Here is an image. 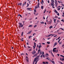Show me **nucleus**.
Segmentation results:
<instances>
[{
	"mask_svg": "<svg viewBox=\"0 0 64 64\" xmlns=\"http://www.w3.org/2000/svg\"><path fill=\"white\" fill-rule=\"evenodd\" d=\"M31 32H32V31H30V32H29L28 33H27V34H31Z\"/></svg>",
	"mask_w": 64,
	"mask_h": 64,
	"instance_id": "nucleus-10",
	"label": "nucleus"
},
{
	"mask_svg": "<svg viewBox=\"0 0 64 64\" xmlns=\"http://www.w3.org/2000/svg\"><path fill=\"white\" fill-rule=\"evenodd\" d=\"M64 58H62V61H64Z\"/></svg>",
	"mask_w": 64,
	"mask_h": 64,
	"instance_id": "nucleus-58",
	"label": "nucleus"
},
{
	"mask_svg": "<svg viewBox=\"0 0 64 64\" xmlns=\"http://www.w3.org/2000/svg\"><path fill=\"white\" fill-rule=\"evenodd\" d=\"M38 59H39V58H38L37 57H36V58H35L34 60H35V61H36V60H38Z\"/></svg>",
	"mask_w": 64,
	"mask_h": 64,
	"instance_id": "nucleus-5",
	"label": "nucleus"
},
{
	"mask_svg": "<svg viewBox=\"0 0 64 64\" xmlns=\"http://www.w3.org/2000/svg\"><path fill=\"white\" fill-rule=\"evenodd\" d=\"M18 24H19V27L21 28L23 27V25L22 24V23L20 22Z\"/></svg>",
	"mask_w": 64,
	"mask_h": 64,
	"instance_id": "nucleus-1",
	"label": "nucleus"
},
{
	"mask_svg": "<svg viewBox=\"0 0 64 64\" xmlns=\"http://www.w3.org/2000/svg\"><path fill=\"white\" fill-rule=\"evenodd\" d=\"M60 64H63V63H62V62H60Z\"/></svg>",
	"mask_w": 64,
	"mask_h": 64,
	"instance_id": "nucleus-64",
	"label": "nucleus"
},
{
	"mask_svg": "<svg viewBox=\"0 0 64 64\" xmlns=\"http://www.w3.org/2000/svg\"><path fill=\"white\" fill-rule=\"evenodd\" d=\"M26 2H25L24 3V5H26Z\"/></svg>",
	"mask_w": 64,
	"mask_h": 64,
	"instance_id": "nucleus-45",
	"label": "nucleus"
},
{
	"mask_svg": "<svg viewBox=\"0 0 64 64\" xmlns=\"http://www.w3.org/2000/svg\"><path fill=\"white\" fill-rule=\"evenodd\" d=\"M42 3H44V1H43V0H42Z\"/></svg>",
	"mask_w": 64,
	"mask_h": 64,
	"instance_id": "nucleus-48",
	"label": "nucleus"
},
{
	"mask_svg": "<svg viewBox=\"0 0 64 64\" xmlns=\"http://www.w3.org/2000/svg\"><path fill=\"white\" fill-rule=\"evenodd\" d=\"M50 43V42H47V44H49Z\"/></svg>",
	"mask_w": 64,
	"mask_h": 64,
	"instance_id": "nucleus-29",
	"label": "nucleus"
},
{
	"mask_svg": "<svg viewBox=\"0 0 64 64\" xmlns=\"http://www.w3.org/2000/svg\"><path fill=\"white\" fill-rule=\"evenodd\" d=\"M60 56H61V57H62L63 58H64V56H63L62 55H60Z\"/></svg>",
	"mask_w": 64,
	"mask_h": 64,
	"instance_id": "nucleus-21",
	"label": "nucleus"
},
{
	"mask_svg": "<svg viewBox=\"0 0 64 64\" xmlns=\"http://www.w3.org/2000/svg\"><path fill=\"white\" fill-rule=\"evenodd\" d=\"M44 7V6H42L41 7V8L42 9H43V8Z\"/></svg>",
	"mask_w": 64,
	"mask_h": 64,
	"instance_id": "nucleus-22",
	"label": "nucleus"
},
{
	"mask_svg": "<svg viewBox=\"0 0 64 64\" xmlns=\"http://www.w3.org/2000/svg\"><path fill=\"white\" fill-rule=\"evenodd\" d=\"M27 6H26V7H28V6H29V4L28 3L27 4Z\"/></svg>",
	"mask_w": 64,
	"mask_h": 64,
	"instance_id": "nucleus-23",
	"label": "nucleus"
},
{
	"mask_svg": "<svg viewBox=\"0 0 64 64\" xmlns=\"http://www.w3.org/2000/svg\"><path fill=\"white\" fill-rule=\"evenodd\" d=\"M53 28V26H50L49 28L50 29H51V28Z\"/></svg>",
	"mask_w": 64,
	"mask_h": 64,
	"instance_id": "nucleus-16",
	"label": "nucleus"
},
{
	"mask_svg": "<svg viewBox=\"0 0 64 64\" xmlns=\"http://www.w3.org/2000/svg\"><path fill=\"white\" fill-rule=\"evenodd\" d=\"M61 21H64V20H61Z\"/></svg>",
	"mask_w": 64,
	"mask_h": 64,
	"instance_id": "nucleus-63",
	"label": "nucleus"
},
{
	"mask_svg": "<svg viewBox=\"0 0 64 64\" xmlns=\"http://www.w3.org/2000/svg\"><path fill=\"white\" fill-rule=\"evenodd\" d=\"M50 61H51L52 62V63L53 64H55V62L54 61H52V60H50Z\"/></svg>",
	"mask_w": 64,
	"mask_h": 64,
	"instance_id": "nucleus-11",
	"label": "nucleus"
},
{
	"mask_svg": "<svg viewBox=\"0 0 64 64\" xmlns=\"http://www.w3.org/2000/svg\"><path fill=\"white\" fill-rule=\"evenodd\" d=\"M19 16H20V17L22 18V16L21 14H18V17H19Z\"/></svg>",
	"mask_w": 64,
	"mask_h": 64,
	"instance_id": "nucleus-12",
	"label": "nucleus"
},
{
	"mask_svg": "<svg viewBox=\"0 0 64 64\" xmlns=\"http://www.w3.org/2000/svg\"><path fill=\"white\" fill-rule=\"evenodd\" d=\"M42 56L44 58V57H45V55H44V54L42 55Z\"/></svg>",
	"mask_w": 64,
	"mask_h": 64,
	"instance_id": "nucleus-28",
	"label": "nucleus"
},
{
	"mask_svg": "<svg viewBox=\"0 0 64 64\" xmlns=\"http://www.w3.org/2000/svg\"><path fill=\"white\" fill-rule=\"evenodd\" d=\"M46 9H44V13H45V12H46Z\"/></svg>",
	"mask_w": 64,
	"mask_h": 64,
	"instance_id": "nucleus-30",
	"label": "nucleus"
},
{
	"mask_svg": "<svg viewBox=\"0 0 64 64\" xmlns=\"http://www.w3.org/2000/svg\"><path fill=\"white\" fill-rule=\"evenodd\" d=\"M55 4L56 5L55 6L56 7H57V4H56V2H55Z\"/></svg>",
	"mask_w": 64,
	"mask_h": 64,
	"instance_id": "nucleus-46",
	"label": "nucleus"
},
{
	"mask_svg": "<svg viewBox=\"0 0 64 64\" xmlns=\"http://www.w3.org/2000/svg\"><path fill=\"white\" fill-rule=\"evenodd\" d=\"M56 48H54L53 49V50H56Z\"/></svg>",
	"mask_w": 64,
	"mask_h": 64,
	"instance_id": "nucleus-53",
	"label": "nucleus"
},
{
	"mask_svg": "<svg viewBox=\"0 0 64 64\" xmlns=\"http://www.w3.org/2000/svg\"><path fill=\"white\" fill-rule=\"evenodd\" d=\"M36 51H35L34 52H32V54H33V55H34V54H35V53H36Z\"/></svg>",
	"mask_w": 64,
	"mask_h": 64,
	"instance_id": "nucleus-8",
	"label": "nucleus"
},
{
	"mask_svg": "<svg viewBox=\"0 0 64 64\" xmlns=\"http://www.w3.org/2000/svg\"><path fill=\"white\" fill-rule=\"evenodd\" d=\"M60 40H61V39H59V40L58 41V43H59V42H60Z\"/></svg>",
	"mask_w": 64,
	"mask_h": 64,
	"instance_id": "nucleus-27",
	"label": "nucleus"
},
{
	"mask_svg": "<svg viewBox=\"0 0 64 64\" xmlns=\"http://www.w3.org/2000/svg\"><path fill=\"white\" fill-rule=\"evenodd\" d=\"M28 50L29 51H31V49H30V50H29V48H28Z\"/></svg>",
	"mask_w": 64,
	"mask_h": 64,
	"instance_id": "nucleus-31",
	"label": "nucleus"
},
{
	"mask_svg": "<svg viewBox=\"0 0 64 64\" xmlns=\"http://www.w3.org/2000/svg\"><path fill=\"white\" fill-rule=\"evenodd\" d=\"M42 63H43V64H46V62H43Z\"/></svg>",
	"mask_w": 64,
	"mask_h": 64,
	"instance_id": "nucleus-32",
	"label": "nucleus"
},
{
	"mask_svg": "<svg viewBox=\"0 0 64 64\" xmlns=\"http://www.w3.org/2000/svg\"><path fill=\"white\" fill-rule=\"evenodd\" d=\"M36 62V61H35V60H34L33 61V64H34V62Z\"/></svg>",
	"mask_w": 64,
	"mask_h": 64,
	"instance_id": "nucleus-35",
	"label": "nucleus"
},
{
	"mask_svg": "<svg viewBox=\"0 0 64 64\" xmlns=\"http://www.w3.org/2000/svg\"><path fill=\"white\" fill-rule=\"evenodd\" d=\"M36 33H34L33 34V36H34V35H36Z\"/></svg>",
	"mask_w": 64,
	"mask_h": 64,
	"instance_id": "nucleus-44",
	"label": "nucleus"
},
{
	"mask_svg": "<svg viewBox=\"0 0 64 64\" xmlns=\"http://www.w3.org/2000/svg\"><path fill=\"white\" fill-rule=\"evenodd\" d=\"M57 15L58 16H59V13H58V14H57Z\"/></svg>",
	"mask_w": 64,
	"mask_h": 64,
	"instance_id": "nucleus-50",
	"label": "nucleus"
},
{
	"mask_svg": "<svg viewBox=\"0 0 64 64\" xmlns=\"http://www.w3.org/2000/svg\"><path fill=\"white\" fill-rule=\"evenodd\" d=\"M56 45H57V42H55L54 44V47L55 46H56Z\"/></svg>",
	"mask_w": 64,
	"mask_h": 64,
	"instance_id": "nucleus-9",
	"label": "nucleus"
},
{
	"mask_svg": "<svg viewBox=\"0 0 64 64\" xmlns=\"http://www.w3.org/2000/svg\"><path fill=\"white\" fill-rule=\"evenodd\" d=\"M34 46H35L36 47V43L35 42H34Z\"/></svg>",
	"mask_w": 64,
	"mask_h": 64,
	"instance_id": "nucleus-25",
	"label": "nucleus"
},
{
	"mask_svg": "<svg viewBox=\"0 0 64 64\" xmlns=\"http://www.w3.org/2000/svg\"><path fill=\"white\" fill-rule=\"evenodd\" d=\"M42 44L43 45H45V43H42Z\"/></svg>",
	"mask_w": 64,
	"mask_h": 64,
	"instance_id": "nucleus-60",
	"label": "nucleus"
},
{
	"mask_svg": "<svg viewBox=\"0 0 64 64\" xmlns=\"http://www.w3.org/2000/svg\"><path fill=\"white\" fill-rule=\"evenodd\" d=\"M25 22L24 21H23V22H22V23H23V25H25V24H24Z\"/></svg>",
	"mask_w": 64,
	"mask_h": 64,
	"instance_id": "nucleus-20",
	"label": "nucleus"
},
{
	"mask_svg": "<svg viewBox=\"0 0 64 64\" xmlns=\"http://www.w3.org/2000/svg\"><path fill=\"white\" fill-rule=\"evenodd\" d=\"M40 55H39L38 56H37V57H38V58H39V57H40Z\"/></svg>",
	"mask_w": 64,
	"mask_h": 64,
	"instance_id": "nucleus-43",
	"label": "nucleus"
},
{
	"mask_svg": "<svg viewBox=\"0 0 64 64\" xmlns=\"http://www.w3.org/2000/svg\"><path fill=\"white\" fill-rule=\"evenodd\" d=\"M38 54H35L34 55V56L35 57Z\"/></svg>",
	"mask_w": 64,
	"mask_h": 64,
	"instance_id": "nucleus-19",
	"label": "nucleus"
},
{
	"mask_svg": "<svg viewBox=\"0 0 64 64\" xmlns=\"http://www.w3.org/2000/svg\"><path fill=\"white\" fill-rule=\"evenodd\" d=\"M48 24H50L51 23V22L50 21H48Z\"/></svg>",
	"mask_w": 64,
	"mask_h": 64,
	"instance_id": "nucleus-13",
	"label": "nucleus"
},
{
	"mask_svg": "<svg viewBox=\"0 0 64 64\" xmlns=\"http://www.w3.org/2000/svg\"><path fill=\"white\" fill-rule=\"evenodd\" d=\"M27 18H25V20H27Z\"/></svg>",
	"mask_w": 64,
	"mask_h": 64,
	"instance_id": "nucleus-55",
	"label": "nucleus"
},
{
	"mask_svg": "<svg viewBox=\"0 0 64 64\" xmlns=\"http://www.w3.org/2000/svg\"><path fill=\"white\" fill-rule=\"evenodd\" d=\"M46 59L47 60H49V61H50V60L49 59V58H46Z\"/></svg>",
	"mask_w": 64,
	"mask_h": 64,
	"instance_id": "nucleus-40",
	"label": "nucleus"
},
{
	"mask_svg": "<svg viewBox=\"0 0 64 64\" xmlns=\"http://www.w3.org/2000/svg\"><path fill=\"white\" fill-rule=\"evenodd\" d=\"M40 49H39L38 50V52H40Z\"/></svg>",
	"mask_w": 64,
	"mask_h": 64,
	"instance_id": "nucleus-52",
	"label": "nucleus"
},
{
	"mask_svg": "<svg viewBox=\"0 0 64 64\" xmlns=\"http://www.w3.org/2000/svg\"><path fill=\"white\" fill-rule=\"evenodd\" d=\"M22 4L21 2H20L19 4H18V5H20V6H22Z\"/></svg>",
	"mask_w": 64,
	"mask_h": 64,
	"instance_id": "nucleus-7",
	"label": "nucleus"
},
{
	"mask_svg": "<svg viewBox=\"0 0 64 64\" xmlns=\"http://www.w3.org/2000/svg\"><path fill=\"white\" fill-rule=\"evenodd\" d=\"M59 44H61V43H62L61 42H59Z\"/></svg>",
	"mask_w": 64,
	"mask_h": 64,
	"instance_id": "nucleus-59",
	"label": "nucleus"
},
{
	"mask_svg": "<svg viewBox=\"0 0 64 64\" xmlns=\"http://www.w3.org/2000/svg\"><path fill=\"white\" fill-rule=\"evenodd\" d=\"M52 35V36H51V37H52L53 36H54V34H49L48 36L47 37H49L50 36H51Z\"/></svg>",
	"mask_w": 64,
	"mask_h": 64,
	"instance_id": "nucleus-3",
	"label": "nucleus"
},
{
	"mask_svg": "<svg viewBox=\"0 0 64 64\" xmlns=\"http://www.w3.org/2000/svg\"><path fill=\"white\" fill-rule=\"evenodd\" d=\"M34 12H35V13H36V10H34Z\"/></svg>",
	"mask_w": 64,
	"mask_h": 64,
	"instance_id": "nucleus-37",
	"label": "nucleus"
},
{
	"mask_svg": "<svg viewBox=\"0 0 64 64\" xmlns=\"http://www.w3.org/2000/svg\"><path fill=\"white\" fill-rule=\"evenodd\" d=\"M38 8H40V7L39 6V5H40V3H39V0H38Z\"/></svg>",
	"mask_w": 64,
	"mask_h": 64,
	"instance_id": "nucleus-2",
	"label": "nucleus"
},
{
	"mask_svg": "<svg viewBox=\"0 0 64 64\" xmlns=\"http://www.w3.org/2000/svg\"><path fill=\"white\" fill-rule=\"evenodd\" d=\"M42 47V46H41V45H40L39 46H38V48L39 49H40V48L41 47Z\"/></svg>",
	"mask_w": 64,
	"mask_h": 64,
	"instance_id": "nucleus-14",
	"label": "nucleus"
},
{
	"mask_svg": "<svg viewBox=\"0 0 64 64\" xmlns=\"http://www.w3.org/2000/svg\"><path fill=\"white\" fill-rule=\"evenodd\" d=\"M31 2V1H30L29 2V3L30 4H31V3L30 2Z\"/></svg>",
	"mask_w": 64,
	"mask_h": 64,
	"instance_id": "nucleus-42",
	"label": "nucleus"
},
{
	"mask_svg": "<svg viewBox=\"0 0 64 64\" xmlns=\"http://www.w3.org/2000/svg\"><path fill=\"white\" fill-rule=\"evenodd\" d=\"M55 21H56V20L55 19H54V22H55Z\"/></svg>",
	"mask_w": 64,
	"mask_h": 64,
	"instance_id": "nucleus-61",
	"label": "nucleus"
},
{
	"mask_svg": "<svg viewBox=\"0 0 64 64\" xmlns=\"http://www.w3.org/2000/svg\"><path fill=\"white\" fill-rule=\"evenodd\" d=\"M55 1H56V2H56V5H58V3H57V0H55Z\"/></svg>",
	"mask_w": 64,
	"mask_h": 64,
	"instance_id": "nucleus-18",
	"label": "nucleus"
},
{
	"mask_svg": "<svg viewBox=\"0 0 64 64\" xmlns=\"http://www.w3.org/2000/svg\"><path fill=\"white\" fill-rule=\"evenodd\" d=\"M23 33H24V32H22V34H21L22 36H23Z\"/></svg>",
	"mask_w": 64,
	"mask_h": 64,
	"instance_id": "nucleus-24",
	"label": "nucleus"
},
{
	"mask_svg": "<svg viewBox=\"0 0 64 64\" xmlns=\"http://www.w3.org/2000/svg\"><path fill=\"white\" fill-rule=\"evenodd\" d=\"M42 54V52H41V51H40V55H41Z\"/></svg>",
	"mask_w": 64,
	"mask_h": 64,
	"instance_id": "nucleus-34",
	"label": "nucleus"
},
{
	"mask_svg": "<svg viewBox=\"0 0 64 64\" xmlns=\"http://www.w3.org/2000/svg\"><path fill=\"white\" fill-rule=\"evenodd\" d=\"M24 48H26V46H25V45H24Z\"/></svg>",
	"mask_w": 64,
	"mask_h": 64,
	"instance_id": "nucleus-62",
	"label": "nucleus"
},
{
	"mask_svg": "<svg viewBox=\"0 0 64 64\" xmlns=\"http://www.w3.org/2000/svg\"><path fill=\"white\" fill-rule=\"evenodd\" d=\"M58 10H60V8H58Z\"/></svg>",
	"mask_w": 64,
	"mask_h": 64,
	"instance_id": "nucleus-56",
	"label": "nucleus"
},
{
	"mask_svg": "<svg viewBox=\"0 0 64 64\" xmlns=\"http://www.w3.org/2000/svg\"><path fill=\"white\" fill-rule=\"evenodd\" d=\"M46 56H49V54H46Z\"/></svg>",
	"mask_w": 64,
	"mask_h": 64,
	"instance_id": "nucleus-38",
	"label": "nucleus"
},
{
	"mask_svg": "<svg viewBox=\"0 0 64 64\" xmlns=\"http://www.w3.org/2000/svg\"><path fill=\"white\" fill-rule=\"evenodd\" d=\"M36 27H37V25H35L34 26V28H36Z\"/></svg>",
	"mask_w": 64,
	"mask_h": 64,
	"instance_id": "nucleus-36",
	"label": "nucleus"
},
{
	"mask_svg": "<svg viewBox=\"0 0 64 64\" xmlns=\"http://www.w3.org/2000/svg\"><path fill=\"white\" fill-rule=\"evenodd\" d=\"M32 8H27V10H29V11H31V9H32Z\"/></svg>",
	"mask_w": 64,
	"mask_h": 64,
	"instance_id": "nucleus-6",
	"label": "nucleus"
},
{
	"mask_svg": "<svg viewBox=\"0 0 64 64\" xmlns=\"http://www.w3.org/2000/svg\"><path fill=\"white\" fill-rule=\"evenodd\" d=\"M60 37H59L58 38V40H59V39H60Z\"/></svg>",
	"mask_w": 64,
	"mask_h": 64,
	"instance_id": "nucleus-54",
	"label": "nucleus"
},
{
	"mask_svg": "<svg viewBox=\"0 0 64 64\" xmlns=\"http://www.w3.org/2000/svg\"><path fill=\"white\" fill-rule=\"evenodd\" d=\"M21 55H24V54H23V53L21 54Z\"/></svg>",
	"mask_w": 64,
	"mask_h": 64,
	"instance_id": "nucleus-51",
	"label": "nucleus"
},
{
	"mask_svg": "<svg viewBox=\"0 0 64 64\" xmlns=\"http://www.w3.org/2000/svg\"><path fill=\"white\" fill-rule=\"evenodd\" d=\"M53 51L54 52H56V50H53Z\"/></svg>",
	"mask_w": 64,
	"mask_h": 64,
	"instance_id": "nucleus-17",
	"label": "nucleus"
},
{
	"mask_svg": "<svg viewBox=\"0 0 64 64\" xmlns=\"http://www.w3.org/2000/svg\"><path fill=\"white\" fill-rule=\"evenodd\" d=\"M46 62V64H48L49 63V62Z\"/></svg>",
	"mask_w": 64,
	"mask_h": 64,
	"instance_id": "nucleus-49",
	"label": "nucleus"
},
{
	"mask_svg": "<svg viewBox=\"0 0 64 64\" xmlns=\"http://www.w3.org/2000/svg\"><path fill=\"white\" fill-rule=\"evenodd\" d=\"M37 8H38V6L35 7V9H36Z\"/></svg>",
	"mask_w": 64,
	"mask_h": 64,
	"instance_id": "nucleus-39",
	"label": "nucleus"
},
{
	"mask_svg": "<svg viewBox=\"0 0 64 64\" xmlns=\"http://www.w3.org/2000/svg\"><path fill=\"white\" fill-rule=\"evenodd\" d=\"M44 52H42V55H44Z\"/></svg>",
	"mask_w": 64,
	"mask_h": 64,
	"instance_id": "nucleus-41",
	"label": "nucleus"
},
{
	"mask_svg": "<svg viewBox=\"0 0 64 64\" xmlns=\"http://www.w3.org/2000/svg\"><path fill=\"white\" fill-rule=\"evenodd\" d=\"M50 38H48V40H49V39H50Z\"/></svg>",
	"mask_w": 64,
	"mask_h": 64,
	"instance_id": "nucleus-57",
	"label": "nucleus"
},
{
	"mask_svg": "<svg viewBox=\"0 0 64 64\" xmlns=\"http://www.w3.org/2000/svg\"><path fill=\"white\" fill-rule=\"evenodd\" d=\"M23 39V38H22V39H21L22 40H21V41H24V40H22Z\"/></svg>",
	"mask_w": 64,
	"mask_h": 64,
	"instance_id": "nucleus-47",
	"label": "nucleus"
},
{
	"mask_svg": "<svg viewBox=\"0 0 64 64\" xmlns=\"http://www.w3.org/2000/svg\"><path fill=\"white\" fill-rule=\"evenodd\" d=\"M32 27V25H30L28 26V27Z\"/></svg>",
	"mask_w": 64,
	"mask_h": 64,
	"instance_id": "nucleus-33",
	"label": "nucleus"
},
{
	"mask_svg": "<svg viewBox=\"0 0 64 64\" xmlns=\"http://www.w3.org/2000/svg\"><path fill=\"white\" fill-rule=\"evenodd\" d=\"M55 10V11H54V12H55L56 13H58V12H57L56 11V10Z\"/></svg>",
	"mask_w": 64,
	"mask_h": 64,
	"instance_id": "nucleus-15",
	"label": "nucleus"
},
{
	"mask_svg": "<svg viewBox=\"0 0 64 64\" xmlns=\"http://www.w3.org/2000/svg\"><path fill=\"white\" fill-rule=\"evenodd\" d=\"M51 1H52V3L50 4V5H51V6H54V3H53V2H52V0H51Z\"/></svg>",
	"mask_w": 64,
	"mask_h": 64,
	"instance_id": "nucleus-4",
	"label": "nucleus"
},
{
	"mask_svg": "<svg viewBox=\"0 0 64 64\" xmlns=\"http://www.w3.org/2000/svg\"><path fill=\"white\" fill-rule=\"evenodd\" d=\"M32 36H29L28 37V39H30V37H32Z\"/></svg>",
	"mask_w": 64,
	"mask_h": 64,
	"instance_id": "nucleus-26",
	"label": "nucleus"
}]
</instances>
